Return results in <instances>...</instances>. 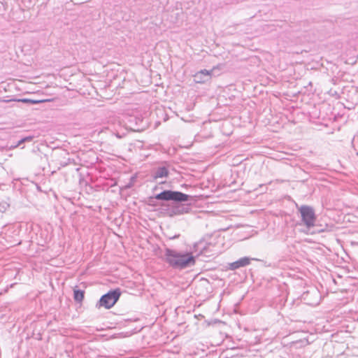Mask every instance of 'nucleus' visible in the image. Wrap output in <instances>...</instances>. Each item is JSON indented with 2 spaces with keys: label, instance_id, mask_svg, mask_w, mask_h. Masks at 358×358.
I'll return each instance as SVG.
<instances>
[{
  "label": "nucleus",
  "instance_id": "nucleus-1",
  "mask_svg": "<svg viewBox=\"0 0 358 358\" xmlns=\"http://www.w3.org/2000/svg\"><path fill=\"white\" fill-rule=\"evenodd\" d=\"M164 256L165 262L173 268L183 269L195 264V257L189 252H181L166 248Z\"/></svg>",
  "mask_w": 358,
  "mask_h": 358
},
{
  "label": "nucleus",
  "instance_id": "nucleus-2",
  "mask_svg": "<svg viewBox=\"0 0 358 358\" xmlns=\"http://www.w3.org/2000/svg\"><path fill=\"white\" fill-rule=\"evenodd\" d=\"M301 214V221L308 229L315 226L316 215L313 207L303 205L299 208Z\"/></svg>",
  "mask_w": 358,
  "mask_h": 358
},
{
  "label": "nucleus",
  "instance_id": "nucleus-3",
  "mask_svg": "<svg viewBox=\"0 0 358 358\" xmlns=\"http://www.w3.org/2000/svg\"><path fill=\"white\" fill-rule=\"evenodd\" d=\"M189 197L190 196L180 192L164 190L157 194L155 196V199L162 201H173L181 202L188 201Z\"/></svg>",
  "mask_w": 358,
  "mask_h": 358
},
{
  "label": "nucleus",
  "instance_id": "nucleus-4",
  "mask_svg": "<svg viewBox=\"0 0 358 358\" xmlns=\"http://www.w3.org/2000/svg\"><path fill=\"white\" fill-rule=\"evenodd\" d=\"M120 296V292L119 289L110 291L101 297L98 303L96 304V306L104 307L106 309H109L115 304Z\"/></svg>",
  "mask_w": 358,
  "mask_h": 358
},
{
  "label": "nucleus",
  "instance_id": "nucleus-5",
  "mask_svg": "<svg viewBox=\"0 0 358 358\" xmlns=\"http://www.w3.org/2000/svg\"><path fill=\"white\" fill-rule=\"evenodd\" d=\"M215 71H216L215 68L213 69L210 71H208L206 69L201 70V71L197 72L194 76V80L197 83H204L207 82L208 80H209V79L210 78V77L212 76H215Z\"/></svg>",
  "mask_w": 358,
  "mask_h": 358
},
{
  "label": "nucleus",
  "instance_id": "nucleus-6",
  "mask_svg": "<svg viewBox=\"0 0 358 358\" xmlns=\"http://www.w3.org/2000/svg\"><path fill=\"white\" fill-rule=\"evenodd\" d=\"M252 259L247 257H242L234 262L229 263L228 268L230 270H236L241 267H244L247 265H249Z\"/></svg>",
  "mask_w": 358,
  "mask_h": 358
},
{
  "label": "nucleus",
  "instance_id": "nucleus-7",
  "mask_svg": "<svg viewBox=\"0 0 358 358\" xmlns=\"http://www.w3.org/2000/svg\"><path fill=\"white\" fill-rule=\"evenodd\" d=\"M169 171L164 166L159 167L157 169L155 172L153 174L154 179L157 180L158 178H163L168 176Z\"/></svg>",
  "mask_w": 358,
  "mask_h": 358
},
{
  "label": "nucleus",
  "instance_id": "nucleus-8",
  "mask_svg": "<svg viewBox=\"0 0 358 358\" xmlns=\"http://www.w3.org/2000/svg\"><path fill=\"white\" fill-rule=\"evenodd\" d=\"M84 299V292L82 290H74V299L76 301L80 302Z\"/></svg>",
  "mask_w": 358,
  "mask_h": 358
},
{
  "label": "nucleus",
  "instance_id": "nucleus-9",
  "mask_svg": "<svg viewBox=\"0 0 358 358\" xmlns=\"http://www.w3.org/2000/svg\"><path fill=\"white\" fill-rule=\"evenodd\" d=\"M50 101V99H47V100H32V99H17V101H21L22 103H30L32 104H36V103H42V102H45V101Z\"/></svg>",
  "mask_w": 358,
  "mask_h": 358
},
{
  "label": "nucleus",
  "instance_id": "nucleus-10",
  "mask_svg": "<svg viewBox=\"0 0 358 358\" xmlns=\"http://www.w3.org/2000/svg\"><path fill=\"white\" fill-rule=\"evenodd\" d=\"M32 139H33L32 136L24 137V138H22L20 141H19L18 143L15 145L12 146V148H16L18 146L21 145L22 143H25V142H30V141H31Z\"/></svg>",
  "mask_w": 358,
  "mask_h": 358
},
{
  "label": "nucleus",
  "instance_id": "nucleus-11",
  "mask_svg": "<svg viewBox=\"0 0 358 358\" xmlns=\"http://www.w3.org/2000/svg\"><path fill=\"white\" fill-rule=\"evenodd\" d=\"M187 210H188L187 207L180 206V207H178V209L176 210V212L178 213L182 214V213H187Z\"/></svg>",
  "mask_w": 358,
  "mask_h": 358
},
{
  "label": "nucleus",
  "instance_id": "nucleus-12",
  "mask_svg": "<svg viewBox=\"0 0 358 358\" xmlns=\"http://www.w3.org/2000/svg\"><path fill=\"white\" fill-rule=\"evenodd\" d=\"M9 207V204L7 203H3L1 206V208H0V210L1 212H3L5 210H6V209Z\"/></svg>",
  "mask_w": 358,
  "mask_h": 358
}]
</instances>
